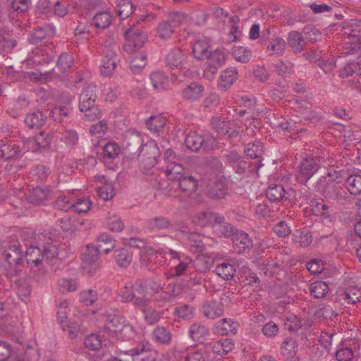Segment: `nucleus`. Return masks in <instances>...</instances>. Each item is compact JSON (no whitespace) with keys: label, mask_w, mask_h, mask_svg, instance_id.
Listing matches in <instances>:
<instances>
[{"label":"nucleus","mask_w":361,"mask_h":361,"mask_svg":"<svg viewBox=\"0 0 361 361\" xmlns=\"http://www.w3.org/2000/svg\"><path fill=\"white\" fill-rule=\"evenodd\" d=\"M97 85L91 83L85 87L79 97V109L82 112L84 119L92 121L101 117L102 111L96 104Z\"/></svg>","instance_id":"f257e3e1"},{"label":"nucleus","mask_w":361,"mask_h":361,"mask_svg":"<svg viewBox=\"0 0 361 361\" xmlns=\"http://www.w3.org/2000/svg\"><path fill=\"white\" fill-rule=\"evenodd\" d=\"M160 154L157 142L154 140L148 141L142 146L137 156L140 167L147 173L157 164Z\"/></svg>","instance_id":"f03ea898"},{"label":"nucleus","mask_w":361,"mask_h":361,"mask_svg":"<svg viewBox=\"0 0 361 361\" xmlns=\"http://www.w3.org/2000/svg\"><path fill=\"white\" fill-rule=\"evenodd\" d=\"M126 42L124 49L127 52L135 51L143 47L147 41V32L138 25L133 24L124 32Z\"/></svg>","instance_id":"7ed1b4c3"},{"label":"nucleus","mask_w":361,"mask_h":361,"mask_svg":"<svg viewBox=\"0 0 361 361\" xmlns=\"http://www.w3.org/2000/svg\"><path fill=\"white\" fill-rule=\"evenodd\" d=\"M176 228L180 232L183 238L187 241L189 250L192 253L200 254L205 250V243L204 240L206 238L195 232H189L186 230L187 225L184 224H177Z\"/></svg>","instance_id":"20e7f679"},{"label":"nucleus","mask_w":361,"mask_h":361,"mask_svg":"<svg viewBox=\"0 0 361 361\" xmlns=\"http://www.w3.org/2000/svg\"><path fill=\"white\" fill-rule=\"evenodd\" d=\"M23 251L21 245L18 241L11 243L4 252V256L8 262L11 271H13L16 275L21 271L19 269L23 263Z\"/></svg>","instance_id":"39448f33"},{"label":"nucleus","mask_w":361,"mask_h":361,"mask_svg":"<svg viewBox=\"0 0 361 361\" xmlns=\"http://www.w3.org/2000/svg\"><path fill=\"white\" fill-rule=\"evenodd\" d=\"M207 66L204 70L203 75L208 80H212L216 74L218 70L222 66L226 61V55L221 49H216L208 54Z\"/></svg>","instance_id":"423d86ee"},{"label":"nucleus","mask_w":361,"mask_h":361,"mask_svg":"<svg viewBox=\"0 0 361 361\" xmlns=\"http://www.w3.org/2000/svg\"><path fill=\"white\" fill-rule=\"evenodd\" d=\"M206 195L212 200L224 199L229 194L228 182L224 177L211 180L207 185Z\"/></svg>","instance_id":"0eeeda50"},{"label":"nucleus","mask_w":361,"mask_h":361,"mask_svg":"<svg viewBox=\"0 0 361 361\" xmlns=\"http://www.w3.org/2000/svg\"><path fill=\"white\" fill-rule=\"evenodd\" d=\"M344 35L353 37V42L346 44V54H357L361 51V30L352 22L343 27Z\"/></svg>","instance_id":"6e6552de"},{"label":"nucleus","mask_w":361,"mask_h":361,"mask_svg":"<svg viewBox=\"0 0 361 361\" xmlns=\"http://www.w3.org/2000/svg\"><path fill=\"white\" fill-rule=\"evenodd\" d=\"M318 169L319 166L314 158H305L300 162L298 166V170L295 174V180L298 183L305 185Z\"/></svg>","instance_id":"1a4fd4ad"},{"label":"nucleus","mask_w":361,"mask_h":361,"mask_svg":"<svg viewBox=\"0 0 361 361\" xmlns=\"http://www.w3.org/2000/svg\"><path fill=\"white\" fill-rule=\"evenodd\" d=\"M310 207L313 214L321 216L325 224L329 225L333 222L334 219L333 209L324 200L314 199L310 202Z\"/></svg>","instance_id":"9d476101"},{"label":"nucleus","mask_w":361,"mask_h":361,"mask_svg":"<svg viewBox=\"0 0 361 361\" xmlns=\"http://www.w3.org/2000/svg\"><path fill=\"white\" fill-rule=\"evenodd\" d=\"M119 295L123 302H132L135 307H142L146 304V296L138 293L135 289V283L131 286H124L120 289Z\"/></svg>","instance_id":"9b49d317"},{"label":"nucleus","mask_w":361,"mask_h":361,"mask_svg":"<svg viewBox=\"0 0 361 361\" xmlns=\"http://www.w3.org/2000/svg\"><path fill=\"white\" fill-rule=\"evenodd\" d=\"M55 35L56 29L52 24H44L34 28L29 37V42L37 45L42 40L52 38Z\"/></svg>","instance_id":"f8f14e48"},{"label":"nucleus","mask_w":361,"mask_h":361,"mask_svg":"<svg viewBox=\"0 0 361 361\" xmlns=\"http://www.w3.org/2000/svg\"><path fill=\"white\" fill-rule=\"evenodd\" d=\"M123 323L120 322V318L118 316H114L102 327L101 330L102 337L108 338L113 343L123 331Z\"/></svg>","instance_id":"ddd939ff"},{"label":"nucleus","mask_w":361,"mask_h":361,"mask_svg":"<svg viewBox=\"0 0 361 361\" xmlns=\"http://www.w3.org/2000/svg\"><path fill=\"white\" fill-rule=\"evenodd\" d=\"M233 250L238 254L248 253L253 247V243L249 235L240 231L233 237Z\"/></svg>","instance_id":"4468645a"},{"label":"nucleus","mask_w":361,"mask_h":361,"mask_svg":"<svg viewBox=\"0 0 361 361\" xmlns=\"http://www.w3.org/2000/svg\"><path fill=\"white\" fill-rule=\"evenodd\" d=\"M105 55L102 60V64L100 65L101 74L105 77H108L114 72L115 68L117 66V54L116 51L112 49H106Z\"/></svg>","instance_id":"2eb2a0df"},{"label":"nucleus","mask_w":361,"mask_h":361,"mask_svg":"<svg viewBox=\"0 0 361 361\" xmlns=\"http://www.w3.org/2000/svg\"><path fill=\"white\" fill-rule=\"evenodd\" d=\"M177 224H184L183 221L171 222L167 217L164 216H156L147 221V227L151 231H159L169 229H173L178 231L176 228Z\"/></svg>","instance_id":"dca6fc26"},{"label":"nucleus","mask_w":361,"mask_h":361,"mask_svg":"<svg viewBox=\"0 0 361 361\" xmlns=\"http://www.w3.org/2000/svg\"><path fill=\"white\" fill-rule=\"evenodd\" d=\"M187 56L179 48H173L170 50L165 58L166 66L171 69H181L184 68Z\"/></svg>","instance_id":"f3484780"},{"label":"nucleus","mask_w":361,"mask_h":361,"mask_svg":"<svg viewBox=\"0 0 361 361\" xmlns=\"http://www.w3.org/2000/svg\"><path fill=\"white\" fill-rule=\"evenodd\" d=\"M238 72L236 68L231 67L221 72L219 80L218 86L221 90L226 91L238 78Z\"/></svg>","instance_id":"a211bd4d"},{"label":"nucleus","mask_w":361,"mask_h":361,"mask_svg":"<svg viewBox=\"0 0 361 361\" xmlns=\"http://www.w3.org/2000/svg\"><path fill=\"white\" fill-rule=\"evenodd\" d=\"M135 289L138 293L146 296L147 289H149L152 295L158 293L161 289V283L153 278L141 279L135 281Z\"/></svg>","instance_id":"6ab92c4d"},{"label":"nucleus","mask_w":361,"mask_h":361,"mask_svg":"<svg viewBox=\"0 0 361 361\" xmlns=\"http://www.w3.org/2000/svg\"><path fill=\"white\" fill-rule=\"evenodd\" d=\"M188 334L193 341L203 344L206 343L210 336L209 329L200 323L192 324L190 326Z\"/></svg>","instance_id":"aec40b11"},{"label":"nucleus","mask_w":361,"mask_h":361,"mask_svg":"<svg viewBox=\"0 0 361 361\" xmlns=\"http://www.w3.org/2000/svg\"><path fill=\"white\" fill-rule=\"evenodd\" d=\"M186 147L191 151L198 152L200 149H205L208 147L207 142L204 137L196 132H191L185 138Z\"/></svg>","instance_id":"412c9836"},{"label":"nucleus","mask_w":361,"mask_h":361,"mask_svg":"<svg viewBox=\"0 0 361 361\" xmlns=\"http://www.w3.org/2000/svg\"><path fill=\"white\" fill-rule=\"evenodd\" d=\"M53 135L51 132H47L45 130L41 131L30 140L31 143L37 147V148L33 149V152H36L37 150L39 152L47 150L50 147Z\"/></svg>","instance_id":"4be33fe9"},{"label":"nucleus","mask_w":361,"mask_h":361,"mask_svg":"<svg viewBox=\"0 0 361 361\" xmlns=\"http://www.w3.org/2000/svg\"><path fill=\"white\" fill-rule=\"evenodd\" d=\"M47 116L39 109L33 112L27 113L24 122L29 128H39L44 125Z\"/></svg>","instance_id":"5701e85b"},{"label":"nucleus","mask_w":361,"mask_h":361,"mask_svg":"<svg viewBox=\"0 0 361 361\" xmlns=\"http://www.w3.org/2000/svg\"><path fill=\"white\" fill-rule=\"evenodd\" d=\"M175 183H177L180 191L188 195L195 192L197 189V180L190 175L185 174Z\"/></svg>","instance_id":"b1692460"},{"label":"nucleus","mask_w":361,"mask_h":361,"mask_svg":"<svg viewBox=\"0 0 361 361\" xmlns=\"http://www.w3.org/2000/svg\"><path fill=\"white\" fill-rule=\"evenodd\" d=\"M49 192L50 191L47 188L39 186L32 188L27 196V200L29 202L34 204H43L48 200Z\"/></svg>","instance_id":"393cba45"},{"label":"nucleus","mask_w":361,"mask_h":361,"mask_svg":"<svg viewBox=\"0 0 361 361\" xmlns=\"http://www.w3.org/2000/svg\"><path fill=\"white\" fill-rule=\"evenodd\" d=\"M202 311L205 317L212 319L221 317L224 314L222 304L216 300L204 304Z\"/></svg>","instance_id":"a878e982"},{"label":"nucleus","mask_w":361,"mask_h":361,"mask_svg":"<svg viewBox=\"0 0 361 361\" xmlns=\"http://www.w3.org/2000/svg\"><path fill=\"white\" fill-rule=\"evenodd\" d=\"M290 195L286 192L281 184L270 185L267 190V197L271 202L289 200Z\"/></svg>","instance_id":"bb28decb"},{"label":"nucleus","mask_w":361,"mask_h":361,"mask_svg":"<svg viewBox=\"0 0 361 361\" xmlns=\"http://www.w3.org/2000/svg\"><path fill=\"white\" fill-rule=\"evenodd\" d=\"M20 149L13 141L4 143L0 146V158L6 160L17 159L20 154Z\"/></svg>","instance_id":"cd10ccee"},{"label":"nucleus","mask_w":361,"mask_h":361,"mask_svg":"<svg viewBox=\"0 0 361 361\" xmlns=\"http://www.w3.org/2000/svg\"><path fill=\"white\" fill-rule=\"evenodd\" d=\"M204 87L197 82H191L182 90V97L185 100H196L202 97Z\"/></svg>","instance_id":"c85d7f7f"},{"label":"nucleus","mask_w":361,"mask_h":361,"mask_svg":"<svg viewBox=\"0 0 361 361\" xmlns=\"http://www.w3.org/2000/svg\"><path fill=\"white\" fill-rule=\"evenodd\" d=\"M340 300L348 304H355L361 300V288L357 286H350L339 294Z\"/></svg>","instance_id":"c756f323"},{"label":"nucleus","mask_w":361,"mask_h":361,"mask_svg":"<svg viewBox=\"0 0 361 361\" xmlns=\"http://www.w3.org/2000/svg\"><path fill=\"white\" fill-rule=\"evenodd\" d=\"M287 40L289 46L295 53H300L305 46V42L302 35L298 31L289 32Z\"/></svg>","instance_id":"7c9ffc66"},{"label":"nucleus","mask_w":361,"mask_h":361,"mask_svg":"<svg viewBox=\"0 0 361 361\" xmlns=\"http://www.w3.org/2000/svg\"><path fill=\"white\" fill-rule=\"evenodd\" d=\"M146 304L142 307H138L143 312L145 319L148 324L152 325L160 319L161 313L149 306L151 300L146 296Z\"/></svg>","instance_id":"2f4dec72"},{"label":"nucleus","mask_w":361,"mask_h":361,"mask_svg":"<svg viewBox=\"0 0 361 361\" xmlns=\"http://www.w3.org/2000/svg\"><path fill=\"white\" fill-rule=\"evenodd\" d=\"M211 345V348L214 353L219 355H226L233 350L234 343L231 339L219 340Z\"/></svg>","instance_id":"473e14b6"},{"label":"nucleus","mask_w":361,"mask_h":361,"mask_svg":"<svg viewBox=\"0 0 361 361\" xmlns=\"http://www.w3.org/2000/svg\"><path fill=\"white\" fill-rule=\"evenodd\" d=\"M152 338L159 344L168 345L171 341L172 334L164 326H157L152 331Z\"/></svg>","instance_id":"72a5a7b5"},{"label":"nucleus","mask_w":361,"mask_h":361,"mask_svg":"<svg viewBox=\"0 0 361 361\" xmlns=\"http://www.w3.org/2000/svg\"><path fill=\"white\" fill-rule=\"evenodd\" d=\"M116 245L115 240L114 238L106 233L100 234L97 237V247L100 252H104L108 254L111 252Z\"/></svg>","instance_id":"f704fd0d"},{"label":"nucleus","mask_w":361,"mask_h":361,"mask_svg":"<svg viewBox=\"0 0 361 361\" xmlns=\"http://www.w3.org/2000/svg\"><path fill=\"white\" fill-rule=\"evenodd\" d=\"M173 356L179 361H205L203 354L200 351H185L174 350Z\"/></svg>","instance_id":"c9c22d12"},{"label":"nucleus","mask_w":361,"mask_h":361,"mask_svg":"<svg viewBox=\"0 0 361 361\" xmlns=\"http://www.w3.org/2000/svg\"><path fill=\"white\" fill-rule=\"evenodd\" d=\"M165 173L168 178L173 182L180 180L185 175L183 166L176 161L168 164Z\"/></svg>","instance_id":"e433bc0d"},{"label":"nucleus","mask_w":361,"mask_h":361,"mask_svg":"<svg viewBox=\"0 0 361 361\" xmlns=\"http://www.w3.org/2000/svg\"><path fill=\"white\" fill-rule=\"evenodd\" d=\"M298 343L293 338H286L281 343V352L287 358H294L298 352Z\"/></svg>","instance_id":"4c0bfd02"},{"label":"nucleus","mask_w":361,"mask_h":361,"mask_svg":"<svg viewBox=\"0 0 361 361\" xmlns=\"http://www.w3.org/2000/svg\"><path fill=\"white\" fill-rule=\"evenodd\" d=\"M342 192L343 188L336 185L334 182L328 183L322 190L323 196L325 198L337 201L342 200Z\"/></svg>","instance_id":"58836bf2"},{"label":"nucleus","mask_w":361,"mask_h":361,"mask_svg":"<svg viewBox=\"0 0 361 361\" xmlns=\"http://www.w3.org/2000/svg\"><path fill=\"white\" fill-rule=\"evenodd\" d=\"M237 324L231 319L224 318L217 322L215 327L218 334L228 335L229 333H235Z\"/></svg>","instance_id":"ea45409f"},{"label":"nucleus","mask_w":361,"mask_h":361,"mask_svg":"<svg viewBox=\"0 0 361 361\" xmlns=\"http://www.w3.org/2000/svg\"><path fill=\"white\" fill-rule=\"evenodd\" d=\"M209 44L205 39H200L195 42L192 47V53L195 58L199 60H204L207 57L208 54L211 51H209Z\"/></svg>","instance_id":"a19ab883"},{"label":"nucleus","mask_w":361,"mask_h":361,"mask_svg":"<svg viewBox=\"0 0 361 361\" xmlns=\"http://www.w3.org/2000/svg\"><path fill=\"white\" fill-rule=\"evenodd\" d=\"M279 126L284 131L291 133H298L306 130L305 123L300 120L299 121L290 120H283L279 124Z\"/></svg>","instance_id":"79ce46f5"},{"label":"nucleus","mask_w":361,"mask_h":361,"mask_svg":"<svg viewBox=\"0 0 361 361\" xmlns=\"http://www.w3.org/2000/svg\"><path fill=\"white\" fill-rule=\"evenodd\" d=\"M244 152L247 158L258 159L264 152L263 145L260 141L250 142L245 147Z\"/></svg>","instance_id":"37998d69"},{"label":"nucleus","mask_w":361,"mask_h":361,"mask_svg":"<svg viewBox=\"0 0 361 361\" xmlns=\"http://www.w3.org/2000/svg\"><path fill=\"white\" fill-rule=\"evenodd\" d=\"M99 250L97 247L88 245L82 253V260L87 265L94 264L99 259Z\"/></svg>","instance_id":"c03bdc74"},{"label":"nucleus","mask_w":361,"mask_h":361,"mask_svg":"<svg viewBox=\"0 0 361 361\" xmlns=\"http://www.w3.org/2000/svg\"><path fill=\"white\" fill-rule=\"evenodd\" d=\"M115 260L121 267H127L132 262L133 256L128 248H121L115 251Z\"/></svg>","instance_id":"a18cd8bd"},{"label":"nucleus","mask_w":361,"mask_h":361,"mask_svg":"<svg viewBox=\"0 0 361 361\" xmlns=\"http://www.w3.org/2000/svg\"><path fill=\"white\" fill-rule=\"evenodd\" d=\"M0 361H20L17 353L6 342L0 343Z\"/></svg>","instance_id":"49530a36"},{"label":"nucleus","mask_w":361,"mask_h":361,"mask_svg":"<svg viewBox=\"0 0 361 361\" xmlns=\"http://www.w3.org/2000/svg\"><path fill=\"white\" fill-rule=\"evenodd\" d=\"M216 274L225 280H230L234 276L236 269L233 264L223 262L216 266Z\"/></svg>","instance_id":"de8ad7c7"},{"label":"nucleus","mask_w":361,"mask_h":361,"mask_svg":"<svg viewBox=\"0 0 361 361\" xmlns=\"http://www.w3.org/2000/svg\"><path fill=\"white\" fill-rule=\"evenodd\" d=\"M310 291L315 298H324L329 291L328 284L322 281H317L310 284Z\"/></svg>","instance_id":"09e8293b"},{"label":"nucleus","mask_w":361,"mask_h":361,"mask_svg":"<svg viewBox=\"0 0 361 361\" xmlns=\"http://www.w3.org/2000/svg\"><path fill=\"white\" fill-rule=\"evenodd\" d=\"M116 8L118 16L122 19L128 18L135 9V6L130 0L117 1Z\"/></svg>","instance_id":"8fccbe9b"},{"label":"nucleus","mask_w":361,"mask_h":361,"mask_svg":"<svg viewBox=\"0 0 361 361\" xmlns=\"http://www.w3.org/2000/svg\"><path fill=\"white\" fill-rule=\"evenodd\" d=\"M25 258L27 264H33L38 267L43 261L42 250L38 247H31L25 252Z\"/></svg>","instance_id":"3c124183"},{"label":"nucleus","mask_w":361,"mask_h":361,"mask_svg":"<svg viewBox=\"0 0 361 361\" xmlns=\"http://www.w3.org/2000/svg\"><path fill=\"white\" fill-rule=\"evenodd\" d=\"M345 185L352 195L361 194V175H350L345 180Z\"/></svg>","instance_id":"603ef678"},{"label":"nucleus","mask_w":361,"mask_h":361,"mask_svg":"<svg viewBox=\"0 0 361 361\" xmlns=\"http://www.w3.org/2000/svg\"><path fill=\"white\" fill-rule=\"evenodd\" d=\"M147 64V55L144 52L136 54L130 63L131 71L137 74L140 73Z\"/></svg>","instance_id":"864d4df0"},{"label":"nucleus","mask_w":361,"mask_h":361,"mask_svg":"<svg viewBox=\"0 0 361 361\" xmlns=\"http://www.w3.org/2000/svg\"><path fill=\"white\" fill-rule=\"evenodd\" d=\"M147 128L154 133H159L166 125L165 118L161 115L151 116L146 121Z\"/></svg>","instance_id":"5fc2aeb1"},{"label":"nucleus","mask_w":361,"mask_h":361,"mask_svg":"<svg viewBox=\"0 0 361 361\" xmlns=\"http://www.w3.org/2000/svg\"><path fill=\"white\" fill-rule=\"evenodd\" d=\"M150 80L154 89L164 90L168 85L167 77L161 72L155 71L150 75Z\"/></svg>","instance_id":"6e6d98bb"},{"label":"nucleus","mask_w":361,"mask_h":361,"mask_svg":"<svg viewBox=\"0 0 361 361\" xmlns=\"http://www.w3.org/2000/svg\"><path fill=\"white\" fill-rule=\"evenodd\" d=\"M251 51L247 47L237 46L232 49V55L237 61L247 63L251 56Z\"/></svg>","instance_id":"4d7b16f0"},{"label":"nucleus","mask_w":361,"mask_h":361,"mask_svg":"<svg viewBox=\"0 0 361 361\" xmlns=\"http://www.w3.org/2000/svg\"><path fill=\"white\" fill-rule=\"evenodd\" d=\"M286 47V41L283 38H272L270 44L267 47V51H271L272 54L278 56L283 55Z\"/></svg>","instance_id":"13d9d810"},{"label":"nucleus","mask_w":361,"mask_h":361,"mask_svg":"<svg viewBox=\"0 0 361 361\" xmlns=\"http://www.w3.org/2000/svg\"><path fill=\"white\" fill-rule=\"evenodd\" d=\"M195 308L189 305H182L175 307L173 314L182 319H191L194 316Z\"/></svg>","instance_id":"bf43d9fd"},{"label":"nucleus","mask_w":361,"mask_h":361,"mask_svg":"<svg viewBox=\"0 0 361 361\" xmlns=\"http://www.w3.org/2000/svg\"><path fill=\"white\" fill-rule=\"evenodd\" d=\"M175 32V29L168 21H161L157 27V36L161 39L170 38Z\"/></svg>","instance_id":"052dcab7"},{"label":"nucleus","mask_w":361,"mask_h":361,"mask_svg":"<svg viewBox=\"0 0 361 361\" xmlns=\"http://www.w3.org/2000/svg\"><path fill=\"white\" fill-rule=\"evenodd\" d=\"M111 16L109 13L100 12L93 18V23L98 28H106L111 24Z\"/></svg>","instance_id":"680f3d73"},{"label":"nucleus","mask_w":361,"mask_h":361,"mask_svg":"<svg viewBox=\"0 0 361 361\" xmlns=\"http://www.w3.org/2000/svg\"><path fill=\"white\" fill-rule=\"evenodd\" d=\"M72 63V56L68 53H62L58 59L56 68L61 73H64L71 68Z\"/></svg>","instance_id":"e2e57ef3"},{"label":"nucleus","mask_w":361,"mask_h":361,"mask_svg":"<svg viewBox=\"0 0 361 361\" xmlns=\"http://www.w3.org/2000/svg\"><path fill=\"white\" fill-rule=\"evenodd\" d=\"M85 346L90 350H97L102 346L101 336L92 334L87 336L84 340Z\"/></svg>","instance_id":"0e129e2a"},{"label":"nucleus","mask_w":361,"mask_h":361,"mask_svg":"<svg viewBox=\"0 0 361 361\" xmlns=\"http://www.w3.org/2000/svg\"><path fill=\"white\" fill-rule=\"evenodd\" d=\"M59 254L58 247L56 245L51 243H47L43 246L42 250V259L47 261H51L57 257Z\"/></svg>","instance_id":"69168bd1"},{"label":"nucleus","mask_w":361,"mask_h":361,"mask_svg":"<svg viewBox=\"0 0 361 361\" xmlns=\"http://www.w3.org/2000/svg\"><path fill=\"white\" fill-rule=\"evenodd\" d=\"M106 226L113 232H120L124 228V223L119 216L111 215L107 218Z\"/></svg>","instance_id":"338daca9"},{"label":"nucleus","mask_w":361,"mask_h":361,"mask_svg":"<svg viewBox=\"0 0 361 361\" xmlns=\"http://www.w3.org/2000/svg\"><path fill=\"white\" fill-rule=\"evenodd\" d=\"M121 152L118 145L114 142L106 143L103 149V154L104 158L114 159L118 156Z\"/></svg>","instance_id":"774afa93"}]
</instances>
